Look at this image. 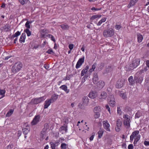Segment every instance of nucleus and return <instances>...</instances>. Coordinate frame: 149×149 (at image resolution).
<instances>
[{"instance_id":"f257e3e1","label":"nucleus","mask_w":149,"mask_h":149,"mask_svg":"<svg viewBox=\"0 0 149 149\" xmlns=\"http://www.w3.org/2000/svg\"><path fill=\"white\" fill-rule=\"evenodd\" d=\"M139 131L138 130L135 131L133 132L130 136V139L131 141H133L134 137V144H136L137 142L139 140L140 138V135L139 134Z\"/></svg>"},{"instance_id":"f03ea898","label":"nucleus","mask_w":149,"mask_h":149,"mask_svg":"<svg viewBox=\"0 0 149 149\" xmlns=\"http://www.w3.org/2000/svg\"><path fill=\"white\" fill-rule=\"evenodd\" d=\"M142 71L138 72L135 74L134 79L132 76H130L129 77L128 80L130 85H133L135 83H136V80L138 79V77L140 76L139 74L142 73Z\"/></svg>"},{"instance_id":"7ed1b4c3","label":"nucleus","mask_w":149,"mask_h":149,"mask_svg":"<svg viewBox=\"0 0 149 149\" xmlns=\"http://www.w3.org/2000/svg\"><path fill=\"white\" fill-rule=\"evenodd\" d=\"M22 66V64L20 63H16L12 67V72L14 74L16 73L21 69Z\"/></svg>"},{"instance_id":"20e7f679","label":"nucleus","mask_w":149,"mask_h":149,"mask_svg":"<svg viewBox=\"0 0 149 149\" xmlns=\"http://www.w3.org/2000/svg\"><path fill=\"white\" fill-rule=\"evenodd\" d=\"M114 34L113 29L112 28L104 30L103 32V36L105 38L111 37Z\"/></svg>"},{"instance_id":"39448f33","label":"nucleus","mask_w":149,"mask_h":149,"mask_svg":"<svg viewBox=\"0 0 149 149\" xmlns=\"http://www.w3.org/2000/svg\"><path fill=\"white\" fill-rule=\"evenodd\" d=\"M124 119V124L125 127L127 128H129L130 127V117L128 115H124L123 116Z\"/></svg>"},{"instance_id":"423d86ee","label":"nucleus","mask_w":149,"mask_h":149,"mask_svg":"<svg viewBox=\"0 0 149 149\" xmlns=\"http://www.w3.org/2000/svg\"><path fill=\"white\" fill-rule=\"evenodd\" d=\"M45 99V96H43L38 98L33 99L31 102L32 103L34 104H37L44 101Z\"/></svg>"},{"instance_id":"0eeeda50","label":"nucleus","mask_w":149,"mask_h":149,"mask_svg":"<svg viewBox=\"0 0 149 149\" xmlns=\"http://www.w3.org/2000/svg\"><path fill=\"white\" fill-rule=\"evenodd\" d=\"M107 97V94L106 92L105 91H102L99 96V100L100 101L102 102L106 100Z\"/></svg>"},{"instance_id":"6e6552de","label":"nucleus","mask_w":149,"mask_h":149,"mask_svg":"<svg viewBox=\"0 0 149 149\" xmlns=\"http://www.w3.org/2000/svg\"><path fill=\"white\" fill-rule=\"evenodd\" d=\"M125 80L123 79H119L116 82V87L118 88H121L124 84Z\"/></svg>"},{"instance_id":"1a4fd4ad","label":"nucleus","mask_w":149,"mask_h":149,"mask_svg":"<svg viewBox=\"0 0 149 149\" xmlns=\"http://www.w3.org/2000/svg\"><path fill=\"white\" fill-rule=\"evenodd\" d=\"M103 125L104 128L107 131L110 132L111 130L110 129V125L107 120H104L103 121Z\"/></svg>"},{"instance_id":"9d476101","label":"nucleus","mask_w":149,"mask_h":149,"mask_svg":"<svg viewBox=\"0 0 149 149\" xmlns=\"http://www.w3.org/2000/svg\"><path fill=\"white\" fill-rule=\"evenodd\" d=\"M40 116L39 115L36 116L33 120L31 122V124L32 125H36L40 121Z\"/></svg>"},{"instance_id":"9b49d317","label":"nucleus","mask_w":149,"mask_h":149,"mask_svg":"<svg viewBox=\"0 0 149 149\" xmlns=\"http://www.w3.org/2000/svg\"><path fill=\"white\" fill-rule=\"evenodd\" d=\"M122 124V122L120 119H118L116 121L117 127L115 128V130L117 132H119Z\"/></svg>"},{"instance_id":"f8f14e48","label":"nucleus","mask_w":149,"mask_h":149,"mask_svg":"<svg viewBox=\"0 0 149 149\" xmlns=\"http://www.w3.org/2000/svg\"><path fill=\"white\" fill-rule=\"evenodd\" d=\"M97 95V92L96 91H92L89 93V97L92 99H94L96 97Z\"/></svg>"},{"instance_id":"ddd939ff","label":"nucleus","mask_w":149,"mask_h":149,"mask_svg":"<svg viewBox=\"0 0 149 149\" xmlns=\"http://www.w3.org/2000/svg\"><path fill=\"white\" fill-rule=\"evenodd\" d=\"M82 104L84 107L87 105L89 101L88 97L86 96L84 97L82 99Z\"/></svg>"},{"instance_id":"4468645a","label":"nucleus","mask_w":149,"mask_h":149,"mask_svg":"<svg viewBox=\"0 0 149 149\" xmlns=\"http://www.w3.org/2000/svg\"><path fill=\"white\" fill-rule=\"evenodd\" d=\"M58 95L55 93L52 94L51 98L49 99L52 101V103L55 102L58 98Z\"/></svg>"},{"instance_id":"2eb2a0df","label":"nucleus","mask_w":149,"mask_h":149,"mask_svg":"<svg viewBox=\"0 0 149 149\" xmlns=\"http://www.w3.org/2000/svg\"><path fill=\"white\" fill-rule=\"evenodd\" d=\"M140 61V60L139 58L136 59L132 61V64L134 67L136 68L139 64Z\"/></svg>"},{"instance_id":"dca6fc26","label":"nucleus","mask_w":149,"mask_h":149,"mask_svg":"<svg viewBox=\"0 0 149 149\" xmlns=\"http://www.w3.org/2000/svg\"><path fill=\"white\" fill-rule=\"evenodd\" d=\"M52 103V101L49 99H48L45 101L44 106V109L47 108L50 105L51 103Z\"/></svg>"},{"instance_id":"f3484780","label":"nucleus","mask_w":149,"mask_h":149,"mask_svg":"<svg viewBox=\"0 0 149 149\" xmlns=\"http://www.w3.org/2000/svg\"><path fill=\"white\" fill-rule=\"evenodd\" d=\"M46 129H43L41 131L40 134V137L42 139H44L47 136V134L46 132Z\"/></svg>"},{"instance_id":"a211bd4d","label":"nucleus","mask_w":149,"mask_h":149,"mask_svg":"<svg viewBox=\"0 0 149 149\" xmlns=\"http://www.w3.org/2000/svg\"><path fill=\"white\" fill-rule=\"evenodd\" d=\"M28 128L25 129V128H23L22 131L23 133L25 135L24 137L26 138V135L29 132L30 130V127H28Z\"/></svg>"},{"instance_id":"6ab92c4d","label":"nucleus","mask_w":149,"mask_h":149,"mask_svg":"<svg viewBox=\"0 0 149 149\" xmlns=\"http://www.w3.org/2000/svg\"><path fill=\"white\" fill-rule=\"evenodd\" d=\"M26 38V34L24 33L22 34L20 38L19 39V41L20 43L24 42L25 41Z\"/></svg>"},{"instance_id":"aec40b11","label":"nucleus","mask_w":149,"mask_h":149,"mask_svg":"<svg viewBox=\"0 0 149 149\" xmlns=\"http://www.w3.org/2000/svg\"><path fill=\"white\" fill-rule=\"evenodd\" d=\"M93 82L94 84L96 83L98 80V75L96 73H94L93 79Z\"/></svg>"},{"instance_id":"412c9836","label":"nucleus","mask_w":149,"mask_h":149,"mask_svg":"<svg viewBox=\"0 0 149 149\" xmlns=\"http://www.w3.org/2000/svg\"><path fill=\"white\" fill-rule=\"evenodd\" d=\"M138 41L139 43L141 42L143 39V36L140 33H138L136 34Z\"/></svg>"},{"instance_id":"4be33fe9","label":"nucleus","mask_w":149,"mask_h":149,"mask_svg":"<svg viewBox=\"0 0 149 149\" xmlns=\"http://www.w3.org/2000/svg\"><path fill=\"white\" fill-rule=\"evenodd\" d=\"M105 85L104 82L102 81H99L97 84V87L100 89H102Z\"/></svg>"},{"instance_id":"5701e85b","label":"nucleus","mask_w":149,"mask_h":149,"mask_svg":"<svg viewBox=\"0 0 149 149\" xmlns=\"http://www.w3.org/2000/svg\"><path fill=\"white\" fill-rule=\"evenodd\" d=\"M135 67H134L133 64H130L128 66H126L125 68L127 69V71H131L133 70Z\"/></svg>"},{"instance_id":"b1692460","label":"nucleus","mask_w":149,"mask_h":149,"mask_svg":"<svg viewBox=\"0 0 149 149\" xmlns=\"http://www.w3.org/2000/svg\"><path fill=\"white\" fill-rule=\"evenodd\" d=\"M139 0H130L128 6L129 8L135 5Z\"/></svg>"},{"instance_id":"393cba45","label":"nucleus","mask_w":149,"mask_h":149,"mask_svg":"<svg viewBox=\"0 0 149 149\" xmlns=\"http://www.w3.org/2000/svg\"><path fill=\"white\" fill-rule=\"evenodd\" d=\"M89 68V66L88 65H87L86 67L82 70L81 74V76H84V74L88 71Z\"/></svg>"},{"instance_id":"a878e982","label":"nucleus","mask_w":149,"mask_h":149,"mask_svg":"<svg viewBox=\"0 0 149 149\" xmlns=\"http://www.w3.org/2000/svg\"><path fill=\"white\" fill-rule=\"evenodd\" d=\"M60 89H62L68 93L69 92V90L67 89V87L65 85H62L59 87Z\"/></svg>"},{"instance_id":"bb28decb","label":"nucleus","mask_w":149,"mask_h":149,"mask_svg":"<svg viewBox=\"0 0 149 149\" xmlns=\"http://www.w3.org/2000/svg\"><path fill=\"white\" fill-rule=\"evenodd\" d=\"M143 80V77L142 74H141L139 77H138V79L136 80V83L140 84L142 81Z\"/></svg>"},{"instance_id":"cd10ccee","label":"nucleus","mask_w":149,"mask_h":149,"mask_svg":"<svg viewBox=\"0 0 149 149\" xmlns=\"http://www.w3.org/2000/svg\"><path fill=\"white\" fill-rule=\"evenodd\" d=\"M101 111V108L99 106H96L93 109V111L94 113L95 112H100Z\"/></svg>"},{"instance_id":"c85d7f7f","label":"nucleus","mask_w":149,"mask_h":149,"mask_svg":"<svg viewBox=\"0 0 149 149\" xmlns=\"http://www.w3.org/2000/svg\"><path fill=\"white\" fill-rule=\"evenodd\" d=\"M104 130L102 129H100L99 131L98 132L97 134H98V137L99 138H101L102 136Z\"/></svg>"},{"instance_id":"c756f323","label":"nucleus","mask_w":149,"mask_h":149,"mask_svg":"<svg viewBox=\"0 0 149 149\" xmlns=\"http://www.w3.org/2000/svg\"><path fill=\"white\" fill-rule=\"evenodd\" d=\"M113 65H109L106 67V71L107 72H109L112 71L113 68Z\"/></svg>"},{"instance_id":"7c9ffc66","label":"nucleus","mask_w":149,"mask_h":149,"mask_svg":"<svg viewBox=\"0 0 149 149\" xmlns=\"http://www.w3.org/2000/svg\"><path fill=\"white\" fill-rule=\"evenodd\" d=\"M48 32V30L46 29H42L41 30V33L42 34L41 36L42 37L45 36V34Z\"/></svg>"},{"instance_id":"2f4dec72","label":"nucleus","mask_w":149,"mask_h":149,"mask_svg":"<svg viewBox=\"0 0 149 149\" xmlns=\"http://www.w3.org/2000/svg\"><path fill=\"white\" fill-rule=\"evenodd\" d=\"M142 115V113L141 111H139L136 113L135 118H138L140 117Z\"/></svg>"},{"instance_id":"473e14b6","label":"nucleus","mask_w":149,"mask_h":149,"mask_svg":"<svg viewBox=\"0 0 149 149\" xmlns=\"http://www.w3.org/2000/svg\"><path fill=\"white\" fill-rule=\"evenodd\" d=\"M109 104L110 106L114 107L115 105L116 102L115 100H109Z\"/></svg>"},{"instance_id":"72a5a7b5","label":"nucleus","mask_w":149,"mask_h":149,"mask_svg":"<svg viewBox=\"0 0 149 149\" xmlns=\"http://www.w3.org/2000/svg\"><path fill=\"white\" fill-rule=\"evenodd\" d=\"M4 30L6 31H9L11 30V27L10 26L8 25H6L3 27Z\"/></svg>"},{"instance_id":"f704fd0d","label":"nucleus","mask_w":149,"mask_h":149,"mask_svg":"<svg viewBox=\"0 0 149 149\" xmlns=\"http://www.w3.org/2000/svg\"><path fill=\"white\" fill-rule=\"evenodd\" d=\"M60 130H64L65 132H67V126L66 124H64V125L62 126L60 128Z\"/></svg>"},{"instance_id":"c9c22d12","label":"nucleus","mask_w":149,"mask_h":149,"mask_svg":"<svg viewBox=\"0 0 149 149\" xmlns=\"http://www.w3.org/2000/svg\"><path fill=\"white\" fill-rule=\"evenodd\" d=\"M97 63H94L92 65L91 68L89 70V72H92L94 70L96 67L97 66Z\"/></svg>"},{"instance_id":"e433bc0d","label":"nucleus","mask_w":149,"mask_h":149,"mask_svg":"<svg viewBox=\"0 0 149 149\" xmlns=\"http://www.w3.org/2000/svg\"><path fill=\"white\" fill-rule=\"evenodd\" d=\"M14 112V110L13 109H10L6 113V117H9L11 116Z\"/></svg>"},{"instance_id":"4c0bfd02","label":"nucleus","mask_w":149,"mask_h":149,"mask_svg":"<svg viewBox=\"0 0 149 149\" xmlns=\"http://www.w3.org/2000/svg\"><path fill=\"white\" fill-rule=\"evenodd\" d=\"M101 17V15H93L91 18V20L93 21L95 19L97 18H100Z\"/></svg>"},{"instance_id":"58836bf2","label":"nucleus","mask_w":149,"mask_h":149,"mask_svg":"<svg viewBox=\"0 0 149 149\" xmlns=\"http://www.w3.org/2000/svg\"><path fill=\"white\" fill-rule=\"evenodd\" d=\"M61 28L64 30L68 29L69 28V26L68 25L62 24L60 26Z\"/></svg>"},{"instance_id":"ea45409f","label":"nucleus","mask_w":149,"mask_h":149,"mask_svg":"<svg viewBox=\"0 0 149 149\" xmlns=\"http://www.w3.org/2000/svg\"><path fill=\"white\" fill-rule=\"evenodd\" d=\"M149 69V67H148L146 66L143 69H142L139 71V72H140L141 71H142V72H141L142 73L140 74H139V75L140 76L141 74H143V73H144V71H146Z\"/></svg>"},{"instance_id":"a19ab883","label":"nucleus","mask_w":149,"mask_h":149,"mask_svg":"<svg viewBox=\"0 0 149 149\" xmlns=\"http://www.w3.org/2000/svg\"><path fill=\"white\" fill-rule=\"evenodd\" d=\"M84 57L83 56V57L80 58L78 60L77 62V66L78 65V63H80L81 64L83 63L84 62Z\"/></svg>"},{"instance_id":"79ce46f5","label":"nucleus","mask_w":149,"mask_h":149,"mask_svg":"<svg viewBox=\"0 0 149 149\" xmlns=\"http://www.w3.org/2000/svg\"><path fill=\"white\" fill-rule=\"evenodd\" d=\"M5 93L6 91L5 90L0 89V95L2 96L1 98L5 96Z\"/></svg>"},{"instance_id":"37998d69","label":"nucleus","mask_w":149,"mask_h":149,"mask_svg":"<svg viewBox=\"0 0 149 149\" xmlns=\"http://www.w3.org/2000/svg\"><path fill=\"white\" fill-rule=\"evenodd\" d=\"M119 95L120 97H121L123 99H125L127 97L126 94V93H120L119 94Z\"/></svg>"},{"instance_id":"c03bdc74","label":"nucleus","mask_w":149,"mask_h":149,"mask_svg":"<svg viewBox=\"0 0 149 149\" xmlns=\"http://www.w3.org/2000/svg\"><path fill=\"white\" fill-rule=\"evenodd\" d=\"M24 31L26 33L27 36H29L31 35V32L29 29H26L24 30Z\"/></svg>"},{"instance_id":"a18cd8bd","label":"nucleus","mask_w":149,"mask_h":149,"mask_svg":"<svg viewBox=\"0 0 149 149\" xmlns=\"http://www.w3.org/2000/svg\"><path fill=\"white\" fill-rule=\"evenodd\" d=\"M68 146V145L65 143H62L61 146V149H66Z\"/></svg>"},{"instance_id":"49530a36","label":"nucleus","mask_w":149,"mask_h":149,"mask_svg":"<svg viewBox=\"0 0 149 149\" xmlns=\"http://www.w3.org/2000/svg\"><path fill=\"white\" fill-rule=\"evenodd\" d=\"M95 114L94 115V117L95 118L97 119L98 118L100 115V112H95L94 113Z\"/></svg>"},{"instance_id":"de8ad7c7","label":"nucleus","mask_w":149,"mask_h":149,"mask_svg":"<svg viewBox=\"0 0 149 149\" xmlns=\"http://www.w3.org/2000/svg\"><path fill=\"white\" fill-rule=\"evenodd\" d=\"M29 0H19V2L22 5L27 3Z\"/></svg>"},{"instance_id":"09e8293b","label":"nucleus","mask_w":149,"mask_h":149,"mask_svg":"<svg viewBox=\"0 0 149 149\" xmlns=\"http://www.w3.org/2000/svg\"><path fill=\"white\" fill-rule=\"evenodd\" d=\"M47 36L49 38H50L51 40L54 42H55V40L54 38V37L52 35L49 34L47 35Z\"/></svg>"},{"instance_id":"8fccbe9b","label":"nucleus","mask_w":149,"mask_h":149,"mask_svg":"<svg viewBox=\"0 0 149 149\" xmlns=\"http://www.w3.org/2000/svg\"><path fill=\"white\" fill-rule=\"evenodd\" d=\"M104 64L103 63H101L100 65L98 67V70H101L104 68Z\"/></svg>"},{"instance_id":"3c124183","label":"nucleus","mask_w":149,"mask_h":149,"mask_svg":"<svg viewBox=\"0 0 149 149\" xmlns=\"http://www.w3.org/2000/svg\"><path fill=\"white\" fill-rule=\"evenodd\" d=\"M64 122L65 124H67L69 122V118L66 117H65L63 119Z\"/></svg>"},{"instance_id":"603ef678","label":"nucleus","mask_w":149,"mask_h":149,"mask_svg":"<svg viewBox=\"0 0 149 149\" xmlns=\"http://www.w3.org/2000/svg\"><path fill=\"white\" fill-rule=\"evenodd\" d=\"M50 144L52 149H56V145L54 143L52 142H50Z\"/></svg>"},{"instance_id":"864d4df0","label":"nucleus","mask_w":149,"mask_h":149,"mask_svg":"<svg viewBox=\"0 0 149 149\" xmlns=\"http://www.w3.org/2000/svg\"><path fill=\"white\" fill-rule=\"evenodd\" d=\"M25 26L27 29H29L30 28V25L29 24V21H27L25 24Z\"/></svg>"},{"instance_id":"5fc2aeb1","label":"nucleus","mask_w":149,"mask_h":149,"mask_svg":"<svg viewBox=\"0 0 149 149\" xmlns=\"http://www.w3.org/2000/svg\"><path fill=\"white\" fill-rule=\"evenodd\" d=\"M46 53L51 54H54L52 49H49Z\"/></svg>"},{"instance_id":"6e6d98bb","label":"nucleus","mask_w":149,"mask_h":149,"mask_svg":"<svg viewBox=\"0 0 149 149\" xmlns=\"http://www.w3.org/2000/svg\"><path fill=\"white\" fill-rule=\"evenodd\" d=\"M109 100H115V98L113 95L111 94H109Z\"/></svg>"},{"instance_id":"4d7b16f0","label":"nucleus","mask_w":149,"mask_h":149,"mask_svg":"<svg viewBox=\"0 0 149 149\" xmlns=\"http://www.w3.org/2000/svg\"><path fill=\"white\" fill-rule=\"evenodd\" d=\"M121 28V26L120 25L116 24L115 26V28L116 29L118 30Z\"/></svg>"},{"instance_id":"13d9d810","label":"nucleus","mask_w":149,"mask_h":149,"mask_svg":"<svg viewBox=\"0 0 149 149\" xmlns=\"http://www.w3.org/2000/svg\"><path fill=\"white\" fill-rule=\"evenodd\" d=\"M105 107L106 109L108 110V111L109 112V113H111V111L109 107V106L108 105H106L105 106Z\"/></svg>"},{"instance_id":"bf43d9fd","label":"nucleus","mask_w":149,"mask_h":149,"mask_svg":"<svg viewBox=\"0 0 149 149\" xmlns=\"http://www.w3.org/2000/svg\"><path fill=\"white\" fill-rule=\"evenodd\" d=\"M121 109L119 107H117V113L118 114H121Z\"/></svg>"},{"instance_id":"052dcab7","label":"nucleus","mask_w":149,"mask_h":149,"mask_svg":"<svg viewBox=\"0 0 149 149\" xmlns=\"http://www.w3.org/2000/svg\"><path fill=\"white\" fill-rule=\"evenodd\" d=\"M74 47V45L73 44H70L69 45V47L70 50H72Z\"/></svg>"},{"instance_id":"680f3d73","label":"nucleus","mask_w":149,"mask_h":149,"mask_svg":"<svg viewBox=\"0 0 149 149\" xmlns=\"http://www.w3.org/2000/svg\"><path fill=\"white\" fill-rule=\"evenodd\" d=\"M101 8H96L94 7H93L91 8V10H95V11H97V10H101Z\"/></svg>"},{"instance_id":"e2e57ef3","label":"nucleus","mask_w":149,"mask_h":149,"mask_svg":"<svg viewBox=\"0 0 149 149\" xmlns=\"http://www.w3.org/2000/svg\"><path fill=\"white\" fill-rule=\"evenodd\" d=\"M128 149H133V146L132 144H130L129 145L128 147Z\"/></svg>"},{"instance_id":"0e129e2a","label":"nucleus","mask_w":149,"mask_h":149,"mask_svg":"<svg viewBox=\"0 0 149 149\" xmlns=\"http://www.w3.org/2000/svg\"><path fill=\"white\" fill-rule=\"evenodd\" d=\"M28 127H30L27 124L25 123L23 125V128H25V129H27L28 128Z\"/></svg>"},{"instance_id":"69168bd1","label":"nucleus","mask_w":149,"mask_h":149,"mask_svg":"<svg viewBox=\"0 0 149 149\" xmlns=\"http://www.w3.org/2000/svg\"><path fill=\"white\" fill-rule=\"evenodd\" d=\"M144 144L146 146H149V141H145L144 142Z\"/></svg>"},{"instance_id":"338daca9","label":"nucleus","mask_w":149,"mask_h":149,"mask_svg":"<svg viewBox=\"0 0 149 149\" xmlns=\"http://www.w3.org/2000/svg\"><path fill=\"white\" fill-rule=\"evenodd\" d=\"M107 91L108 93H109L111 92L112 91V89L111 88L108 87L107 88Z\"/></svg>"},{"instance_id":"774afa93","label":"nucleus","mask_w":149,"mask_h":149,"mask_svg":"<svg viewBox=\"0 0 149 149\" xmlns=\"http://www.w3.org/2000/svg\"><path fill=\"white\" fill-rule=\"evenodd\" d=\"M80 63H78V65L77 66V63L76 64V68L77 69H78L82 65V64H80Z\"/></svg>"}]
</instances>
